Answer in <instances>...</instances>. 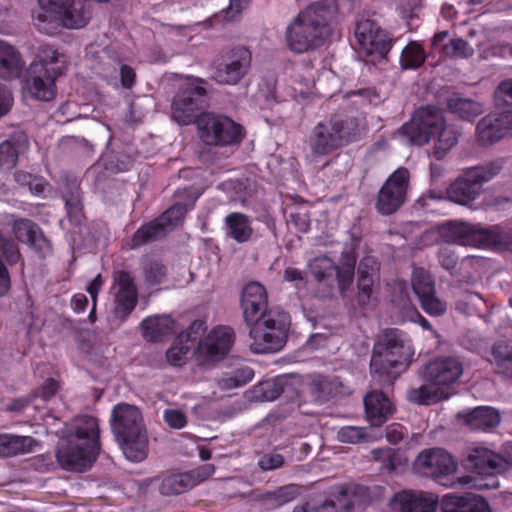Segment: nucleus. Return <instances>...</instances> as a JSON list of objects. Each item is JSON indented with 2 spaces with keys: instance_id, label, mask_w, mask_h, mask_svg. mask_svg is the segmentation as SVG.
Here are the masks:
<instances>
[{
  "instance_id": "f257e3e1",
  "label": "nucleus",
  "mask_w": 512,
  "mask_h": 512,
  "mask_svg": "<svg viewBox=\"0 0 512 512\" xmlns=\"http://www.w3.org/2000/svg\"><path fill=\"white\" fill-rule=\"evenodd\" d=\"M241 307L250 328L251 350L258 354L279 351L286 342L290 317L279 308H268L264 286L248 283L242 290Z\"/></svg>"
},
{
  "instance_id": "f03ea898",
  "label": "nucleus",
  "mask_w": 512,
  "mask_h": 512,
  "mask_svg": "<svg viewBox=\"0 0 512 512\" xmlns=\"http://www.w3.org/2000/svg\"><path fill=\"white\" fill-rule=\"evenodd\" d=\"M98 420L90 415L75 417L63 430L56 449L58 464L67 471L84 472L96 461L99 451Z\"/></svg>"
},
{
  "instance_id": "7ed1b4c3",
  "label": "nucleus",
  "mask_w": 512,
  "mask_h": 512,
  "mask_svg": "<svg viewBox=\"0 0 512 512\" xmlns=\"http://www.w3.org/2000/svg\"><path fill=\"white\" fill-rule=\"evenodd\" d=\"M337 10L334 0H321L301 11L286 29L288 47L304 53L322 46L332 32L330 24Z\"/></svg>"
},
{
  "instance_id": "20e7f679",
  "label": "nucleus",
  "mask_w": 512,
  "mask_h": 512,
  "mask_svg": "<svg viewBox=\"0 0 512 512\" xmlns=\"http://www.w3.org/2000/svg\"><path fill=\"white\" fill-rule=\"evenodd\" d=\"M414 351L407 335L398 328L384 329L376 338L370 359V373L380 382L391 383L394 373L405 370Z\"/></svg>"
},
{
  "instance_id": "39448f33",
  "label": "nucleus",
  "mask_w": 512,
  "mask_h": 512,
  "mask_svg": "<svg viewBox=\"0 0 512 512\" xmlns=\"http://www.w3.org/2000/svg\"><path fill=\"white\" fill-rule=\"evenodd\" d=\"M111 430L125 457L141 462L148 455V435L141 411L134 405H115L110 418Z\"/></svg>"
},
{
  "instance_id": "423d86ee",
  "label": "nucleus",
  "mask_w": 512,
  "mask_h": 512,
  "mask_svg": "<svg viewBox=\"0 0 512 512\" xmlns=\"http://www.w3.org/2000/svg\"><path fill=\"white\" fill-rule=\"evenodd\" d=\"M439 233L447 243L512 252V231L500 225L482 227L479 224L450 221L440 227Z\"/></svg>"
},
{
  "instance_id": "0eeeda50",
  "label": "nucleus",
  "mask_w": 512,
  "mask_h": 512,
  "mask_svg": "<svg viewBox=\"0 0 512 512\" xmlns=\"http://www.w3.org/2000/svg\"><path fill=\"white\" fill-rule=\"evenodd\" d=\"M357 132L354 118L333 115L313 127L308 145L314 156H326L352 142Z\"/></svg>"
},
{
  "instance_id": "6e6552de",
  "label": "nucleus",
  "mask_w": 512,
  "mask_h": 512,
  "mask_svg": "<svg viewBox=\"0 0 512 512\" xmlns=\"http://www.w3.org/2000/svg\"><path fill=\"white\" fill-rule=\"evenodd\" d=\"M212 86L203 78L188 76L175 94L171 105V116L180 125H189L198 118V113L209 103V88Z\"/></svg>"
},
{
  "instance_id": "1a4fd4ad",
  "label": "nucleus",
  "mask_w": 512,
  "mask_h": 512,
  "mask_svg": "<svg viewBox=\"0 0 512 512\" xmlns=\"http://www.w3.org/2000/svg\"><path fill=\"white\" fill-rule=\"evenodd\" d=\"M501 168L499 163L490 162L463 170L447 187V199L458 205L468 206L481 196L483 185L498 175Z\"/></svg>"
},
{
  "instance_id": "9d476101",
  "label": "nucleus",
  "mask_w": 512,
  "mask_h": 512,
  "mask_svg": "<svg viewBox=\"0 0 512 512\" xmlns=\"http://www.w3.org/2000/svg\"><path fill=\"white\" fill-rule=\"evenodd\" d=\"M196 124L199 137L207 146L234 145L243 138L242 126L224 115L203 112L198 116Z\"/></svg>"
},
{
  "instance_id": "9b49d317",
  "label": "nucleus",
  "mask_w": 512,
  "mask_h": 512,
  "mask_svg": "<svg viewBox=\"0 0 512 512\" xmlns=\"http://www.w3.org/2000/svg\"><path fill=\"white\" fill-rule=\"evenodd\" d=\"M252 64V52L244 45H236L225 51L213 62L212 79L219 85L235 86L248 74Z\"/></svg>"
},
{
  "instance_id": "f8f14e48",
  "label": "nucleus",
  "mask_w": 512,
  "mask_h": 512,
  "mask_svg": "<svg viewBox=\"0 0 512 512\" xmlns=\"http://www.w3.org/2000/svg\"><path fill=\"white\" fill-rule=\"evenodd\" d=\"M413 471L420 476L433 479L440 485L450 487L455 484L457 463L444 449L430 448L423 450L416 457Z\"/></svg>"
},
{
  "instance_id": "ddd939ff",
  "label": "nucleus",
  "mask_w": 512,
  "mask_h": 512,
  "mask_svg": "<svg viewBox=\"0 0 512 512\" xmlns=\"http://www.w3.org/2000/svg\"><path fill=\"white\" fill-rule=\"evenodd\" d=\"M354 35L360 55L365 61L376 64L389 53L393 39L374 20L361 19L356 23Z\"/></svg>"
},
{
  "instance_id": "4468645a",
  "label": "nucleus",
  "mask_w": 512,
  "mask_h": 512,
  "mask_svg": "<svg viewBox=\"0 0 512 512\" xmlns=\"http://www.w3.org/2000/svg\"><path fill=\"white\" fill-rule=\"evenodd\" d=\"M445 123L443 111L427 105L415 111L411 120L399 129V135L409 144L424 145Z\"/></svg>"
},
{
  "instance_id": "2eb2a0df",
  "label": "nucleus",
  "mask_w": 512,
  "mask_h": 512,
  "mask_svg": "<svg viewBox=\"0 0 512 512\" xmlns=\"http://www.w3.org/2000/svg\"><path fill=\"white\" fill-rule=\"evenodd\" d=\"M368 504L367 488L353 485L341 490L336 501L309 500L296 506L293 512H364Z\"/></svg>"
},
{
  "instance_id": "dca6fc26",
  "label": "nucleus",
  "mask_w": 512,
  "mask_h": 512,
  "mask_svg": "<svg viewBox=\"0 0 512 512\" xmlns=\"http://www.w3.org/2000/svg\"><path fill=\"white\" fill-rule=\"evenodd\" d=\"M90 18L82 1H75L70 7V12L57 11L47 8L34 15V25L41 33L55 34L60 28L79 29L84 27Z\"/></svg>"
},
{
  "instance_id": "f3484780",
  "label": "nucleus",
  "mask_w": 512,
  "mask_h": 512,
  "mask_svg": "<svg viewBox=\"0 0 512 512\" xmlns=\"http://www.w3.org/2000/svg\"><path fill=\"white\" fill-rule=\"evenodd\" d=\"M410 173L399 167L384 182L375 202V209L384 216L392 215L405 203L409 187Z\"/></svg>"
},
{
  "instance_id": "a211bd4d",
  "label": "nucleus",
  "mask_w": 512,
  "mask_h": 512,
  "mask_svg": "<svg viewBox=\"0 0 512 512\" xmlns=\"http://www.w3.org/2000/svg\"><path fill=\"white\" fill-rule=\"evenodd\" d=\"M235 340L234 330L229 326H218L201 339L195 350L199 365L211 366L221 361L231 350Z\"/></svg>"
},
{
  "instance_id": "6ab92c4d",
  "label": "nucleus",
  "mask_w": 512,
  "mask_h": 512,
  "mask_svg": "<svg viewBox=\"0 0 512 512\" xmlns=\"http://www.w3.org/2000/svg\"><path fill=\"white\" fill-rule=\"evenodd\" d=\"M187 213V206L176 203L167 209L154 221L141 226L132 237L133 249L158 240L166 235Z\"/></svg>"
},
{
  "instance_id": "aec40b11",
  "label": "nucleus",
  "mask_w": 512,
  "mask_h": 512,
  "mask_svg": "<svg viewBox=\"0 0 512 512\" xmlns=\"http://www.w3.org/2000/svg\"><path fill=\"white\" fill-rule=\"evenodd\" d=\"M463 467L473 473L482 476H494L506 470L507 459L482 445L467 447L463 458Z\"/></svg>"
},
{
  "instance_id": "412c9836",
  "label": "nucleus",
  "mask_w": 512,
  "mask_h": 512,
  "mask_svg": "<svg viewBox=\"0 0 512 512\" xmlns=\"http://www.w3.org/2000/svg\"><path fill=\"white\" fill-rule=\"evenodd\" d=\"M112 290L113 314L116 318L124 320L138 304V289L132 273L125 270L115 271Z\"/></svg>"
},
{
  "instance_id": "4be33fe9",
  "label": "nucleus",
  "mask_w": 512,
  "mask_h": 512,
  "mask_svg": "<svg viewBox=\"0 0 512 512\" xmlns=\"http://www.w3.org/2000/svg\"><path fill=\"white\" fill-rule=\"evenodd\" d=\"M419 373L424 381L442 389L458 381L463 374V363L454 356L439 357L425 364Z\"/></svg>"
},
{
  "instance_id": "5701e85b",
  "label": "nucleus",
  "mask_w": 512,
  "mask_h": 512,
  "mask_svg": "<svg viewBox=\"0 0 512 512\" xmlns=\"http://www.w3.org/2000/svg\"><path fill=\"white\" fill-rule=\"evenodd\" d=\"M411 284L414 293L421 303L422 309L432 315L440 316L446 311V305L435 295V281L432 275L418 268L413 271Z\"/></svg>"
},
{
  "instance_id": "b1692460",
  "label": "nucleus",
  "mask_w": 512,
  "mask_h": 512,
  "mask_svg": "<svg viewBox=\"0 0 512 512\" xmlns=\"http://www.w3.org/2000/svg\"><path fill=\"white\" fill-rule=\"evenodd\" d=\"M507 135H512V113H490L476 126L477 141L483 146L498 142Z\"/></svg>"
},
{
  "instance_id": "393cba45",
  "label": "nucleus",
  "mask_w": 512,
  "mask_h": 512,
  "mask_svg": "<svg viewBox=\"0 0 512 512\" xmlns=\"http://www.w3.org/2000/svg\"><path fill=\"white\" fill-rule=\"evenodd\" d=\"M308 266L318 283V293L322 298H332L340 293L337 265L329 257H315L309 262Z\"/></svg>"
},
{
  "instance_id": "a878e982",
  "label": "nucleus",
  "mask_w": 512,
  "mask_h": 512,
  "mask_svg": "<svg viewBox=\"0 0 512 512\" xmlns=\"http://www.w3.org/2000/svg\"><path fill=\"white\" fill-rule=\"evenodd\" d=\"M442 512H492L485 498L474 494H447L440 503Z\"/></svg>"
},
{
  "instance_id": "bb28decb",
  "label": "nucleus",
  "mask_w": 512,
  "mask_h": 512,
  "mask_svg": "<svg viewBox=\"0 0 512 512\" xmlns=\"http://www.w3.org/2000/svg\"><path fill=\"white\" fill-rule=\"evenodd\" d=\"M391 505L400 512H435L438 500L428 493L401 491L393 496Z\"/></svg>"
},
{
  "instance_id": "cd10ccee",
  "label": "nucleus",
  "mask_w": 512,
  "mask_h": 512,
  "mask_svg": "<svg viewBox=\"0 0 512 512\" xmlns=\"http://www.w3.org/2000/svg\"><path fill=\"white\" fill-rule=\"evenodd\" d=\"M29 147V140L22 130L12 132L8 139L0 144V169L11 171L17 164L19 155L25 153Z\"/></svg>"
},
{
  "instance_id": "c85d7f7f",
  "label": "nucleus",
  "mask_w": 512,
  "mask_h": 512,
  "mask_svg": "<svg viewBox=\"0 0 512 512\" xmlns=\"http://www.w3.org/2000/svg\"><path fill=\"white\" fill-rule=\"evenodd\" d=\"M22 261V255L16 241L0 234V296L8 293L11 279L7 266Z\"/></svg>"
},
{
  "instance_id": "c756f323",
  "label": "nucleus",
  "mask_w": 512,
  "mask_h": 512,
  "mask_svg": "<svg viewBox=\"0 0 512 512\" xmlns=\"http://www.w3.org/2000/svg\"><path fill=\"white\" fill-rule=\"evenodd\" d=\"M57 77L38 71L32 66L25 82L27 93L35 100L48 102L55 97V79Z\"/></svg>"
},
{
  "instance_id": "7c9ffc66",
  "label": "nucleus",
  "mask_w": 512,
  "mask_h": 512,
  "mask_svg": "<svg viewBox=\"0 0 512 512\" xmlns=\"http://www.w3.org/2000/svg\"><path fill=\"white\" fill-rule=\"evenodd\" d=\"M366 418L371 426H380L393 413V405L381 391H372L364 398Z\"/></svg>"
},
{
  "instance_id": "2f4dec72",
  "label": "nucleus",
  "mask_w": 512,
  "mask_h": 512,
  "mask_svg": "<svg viewBox=\"0 0 512 512\" xmlns=\"http://www.w3.org/2000/svg\"><path fill=\"white\" fill-rule=\"evenodd\" d=\"M143 337L150 342H162L178 330L170 316H151L141 322Z\"/></svg>"
},
{
  "instance_id": "473e14b6",
  "label": "nucleus",
  "mask_w": 512,
  "mask_h": 512,
  "mask_svg": "<svg viewBox=\"0 0 512 512\" xmlns=\"http://www.w3.org/2000/svg\"><path fill=\"white\" fill-rule=\"evenodd\" d=\"M24 67L25 62L20 52L13 45L0 40V79L19 78Z\"/></svg>"
},
{
  "instance_id": "72a5a7b5",
  "label": "nucleus",
  "mask_w": 512,
  "mask_h": 512,
  "mask_svg": "<svg viewBox=\"0 0 512 512\" xmlns=\"http://www.w3.org/2000/svg\"><path fill=\"white\" fill-rule=\"evenodd\" d=\"M445 103L448 111L467 121H472L485 111L483 103L472 98L464 97L459 93L449 95L445 99Z\"/></svg>"
},
{
  "instance_id": "f704fd0d",
  "label": "nucleus",
  "mask_w": 512,
  "mask_h": 512,
  "mask_svg": "<svg viewBox=\"0 0 512 512\" xmlns=\"http://www.w3.org/2000/svg\"><path fill=\"white\" fill-rule=\"evenodd\" d=\"M226 235L237 243L248 242L253 235V228L249 216L240 213H229L225 219Z\"/></svg>"
},
{
  "instance_id": "c9c22d12",
  "label": "nucleus",
  "mask_w": 512,
  "mask_h": 512,
  "mask_svg": "<svg viewBox=\"0 0 512 512\" xmlns=\"http://www.w3.org/2000/svg\"><path fill=\"white\" fill-rule=\"evenodd\" d=\"M501 417L499 412L489 406H479L465 415V423L472 430H490L499 425Z\"/></svg>"
},
{
  "instance_id": "e433bc0d",
  "label": "nucleus",
  "mask_w": 512,
  "mask_h": 512,
  "mask_svg": "<svg viewBox=\"0 0 512 512\" xmlns=\"http://www.w3.org/2000/svg\"><path fill=\"white\" fill-rule=\"evenodd\" d=\"M62 198L65 202L67 217L74 226H80L85 218L79 185L74 181L67 183Z\"/></svg>"
},
{
  "instance_id": "4c0bfd02",
  "label": "nucleus",
  "mask_w": 512,
  "mask_h": 512,
  "mask_svg": "<svg viewBox=\"0 0 512 512\" xmlns=\"http://www.w3.org/2000/svg\"><path fill=\"white\" fill-rule=\"evenodd\" d=\"M492 365L495 372L506 379H512V343L498 341L493 344Z\"/></svg>"
},
{
  "instance_id": "58836bf2",
  "label": "nucleus",
  "mask_w": 512,
  "mask_h": 512,
  "mask_svg": "<svg viewBox=\"0 0 512 512\" xmlns=\"http://www.w3.org/2000/svg\"><path fill=\"white\" fill-rule=\"evenodd\" d=\"M35 439L31 436L0 434V457L31 452Z\"/></svg>"
},
{
  "instance_id": "ea45409f",
  "label": "nucleus",
  "mask_w": 512,
  "mask_h": 512,
  "mask_svg": "<svg viewBox=\"0 0 512 512\" xmlns=\"http://www.w3.org/2000/svg\"><path fill=\"white\" fill-rule=\"evenodd\" d=\"M38 71L58 77L66 69V58L58 51L47 47L40 54V64H35Z\"/></svg>"
},
{
  "instance_id": "a19ab883",
  "label": "nucleus",
  "mask_w": 512,
  "mask_h": 512,
  "mask_svg": "<svg viewBox=\"0 0 512 512\" xmlns=\"http://www.w3.org/2000/svg\"><path fill=\"white\" fill-rule=\"evenodd\" d=\"M195 487V482L192 480L188 472L172 474L165 477L159 487L162 495H179Z\"/></svg>"
},
{
  "instance_id": "79ce46f5",
  "label": "nucleus",
  "mask_w": 512,
  "mask_h": 512,
  "mask_svg": "<svg viewBox=\"0 0 512 512\" xmlns=\"http://www.w3.org/2000/svg\"><path fill=\"white\" fill-rule=\"evenodd\" d=\"M437 140L434 144V156L441 160L458 143L460 132L451 125H443L436 133Z\"/></svg>"
},
{
  "instance_id": "37998d69",
  "label": "nucleus",
  "mask_w": 512,
  "mask_h": 512,
  "mask_svg": "<svg viewBox=\"0 0 512 512\" xmlns=\"http://www.w3.org/2000/svg\"><path fill=\"white\" fill-rule=\"evenodd\" d=\"M406 397L409 402L419 405H430L437 403L442 399L448 398V394L444 393L442 389H433L428 385H421L419 387H412L407 390Z\"/></svg>"
},
{
  "instance_id": "c03bdc74",
  "label": "nucleus",
  "mask_w": 512,
  "mask_h": 512,
  "mask_svg": "<svg viewBox=\"0 0 512 512\" xmlns=\"http://www.w3.org/2000/svg\"><path fill=\"white\" fill-rule=\"evenodd\" d=\"M426 58L427 55L423 47L419 43L411 41L402 49L400 65L403 70L418 69L424 64Z\"/></svg>"
},
{
  "instance_id": "a18cd8bd",
  "label": "nucleus",
  "mask_w": 512,
  "mask_h": 512,
  "mask_svg": "<svg viewBox=\"0 0 512 512\" xmlns=\"http://www.w3.org/2000/svg\"><path fill=\"white\" fill-rule=\"evenodd\" d=\"M141 274L147 287L161 284L166 278L167 268L158 260L145 259L141 265Z\"/></svg>"
},
{
  "instance_id": "49530a36",
  "label": "nucleus",
  "mask_w": 512,
  "mask_h": 512,
  "mask_svg": "<svg viewBox=\"0 0 512 512\" xmlns=\"http://www.w3.org/2000/svg\"><path fill=\"white\" fill-rule=\"evenodd\" d=\"M283 380L267 379L254 386L253 398L260 402L274 401L283 393Z\"/></svg>"
},
{
  "instance_id": "de8ad7c7",
  "label": "nucleus",
  "mask_w": 512,
  "mask_h": 512,
  "mask_svg": "<svg viewBox=\"0 0 512 512\" xmlns=\"http://www.w3.org/2000/svg\"><path fill=\"white\" fill-rule=\"evenodd\" d=\"M356 266V257L351 252L342 254L341 265H337V272L340 281V294L344 293L350 288L354 280Z\"/></svg>"
},
{
  "instance_id": "09e8293b",
  "label": "nucleus",
  "mask_w": 512,
  "mask_h": 512,
  "mask_svg": "<svg viewBox=\"0 0 512 512\" xmlns=\"http://www.w3.org/2000/svg\"><path fill=\"white\" fill-rule=\"evenodd\" d=\"M368 261L369 259H364L360 262L358 267L359 278L357 283V301L361 306H365L369 303L372 294V286L374 283L372 275L366 271Z\"/></svg>"
},
{
  "instance_id": "8fccbe9b",
  "label": "nucleus",
  "mask_w": 512,
  "mask_h": 512,
  "mask_svg": "<svg viewBox=\"0 0 512 512\" xmlns=\"http://www.w3.org/2000/svg\"><path fill=\"white\" fill-rule=\"evenodd\" d=\"M299 495V490L295 485H286L279 487L273 491L265 493L263 499L271 507H280L288 502H291Z\"/></svg>"
},
{
  "instance_id": "3c124183",
  "label": "nucleus",
  "mask_w": 512,
  "mask_h": 512,
  "mask_svg": "<svg viewBox=\"0 0 512 512\" xmlns=\"http://www.w3.org/2000/svg\"><path fill=\"white\" fill-rule=\"evenodd\" d=\"M40 229L35 222L26 218L15 219L12 224L16 239L26 245L33 241Z\"/></svg>"
},
{
  "instance_id": "603ef678",
  "label": "nucleus",
  "mask_w": 512,
  "mask_h": 512,
  "mask_svg": "<svg viewBox=\"0 0 512 512\" xmlns=\"http://www.w3.org/2000/svg\"><path fill=\"white\" fill-rule=\"evenodd\" d=\"M494 103L502 113H512V79L499 83L494 91Z\"/></svg>"
},
{
  "instance_id": "864d4df0",
  "label": "nucleus",
  "mask_w": 512,
  "mask_h": 512,
  "mask_svg": "<svg viewBox=\"0 0 512 512\" xmlns=\"http://www.w3.org/2000/svg\"><path fill=\"white\" fill-rule=\"evenodd\" d=\"M337 439L342 443L359 444L370 441L372 436L368 432L367 428L344 426L338 430Z\"/></svg>"
},
{
  "instance_id": "5fc2aeb1",
  "label": "nucleus",
  "mask_w": 512,
  "mask_h": 512,
  "mask_svg": "<svg viewBox=\"0 0 512 512\" xmlns=\"http://www.w3.org/2000/svg\"><path fill=\"white\" fill-rule=\"evenodd\" d=\"M441 53L446 57L468 58L473 55L474 50L466 40L456 38L442 45Z\"/></svg>"
},
{
  "instance_id": "6e6d98bb",
  "label": "nucleus",
  "mask_w": 512,
  "mask_h": 512,
  "mask_svg": "<svg viewBox=\"0 0 512 512\" xmlns=\"http://www.w3.org/2000/svg\"><path fill=\"white\" fill-rule=\"evenodd\" d=\"M287 224L295 228L297 232L306 233L310 229V214L307 209L299 208L291 211L287 218Z\"/></svg>"
},
{
  "instance_id": "4d7b16f0",
  "label": "nucleus",
  "mask_w": 512,
  "mask_h": 512,
  "mask_svg": "<svg viewBox=\"0 0 512 512\" xmlns=\"http://www.w3.org/2000/svg\"><path fill=\"white\" fill-rule=\"evenodd\" d=\"M438 262L442 268L447 270L451 275H456L458 256L450 247H442L437 253Z\"/></svg>"
},
{
  "instance_id": "13d9d810",
  "label": "nucleus",
  "mask_w": 512,
  "mask_h": 512,
  "mask_svg": "<svg viewBox=\"0 0 512 512\" xmlns=\"http://www.w3.org/2000/svg\"><path fill=\"white\" fill-rule=\"evenodd\" d=\"M206 330V323L203 320H195L190 326L179 334V342H194L196 341Z\"/></svg>"
},
{
  "instance_id": "bf43d9fd",
  "label": "nucleus",
  "mask_w": 512,
  "mask_h": 512,
  "mask_svg": "<svg viewBox=\"0 0 512 512\" xmlns=\"http://www.w3.org/2000/svg\"><path fill=\"white\" fill-rule=\"evenodd\" d=\"M40 257L45 258L52 253L51 241L43 234L40 229L32 242L28 244Z\"/></svg>"
},
{
  "instance_id": "052dcab7",
  "label": "nucleus",
  "mask_w": 512,
  "mask_h": 512,
  "mask_svg": "<svg viewBox=\"0 0 512 512\" xmlns=\"http://www.w3.org/2000/svg\"><path fill=\"white\" fill-rule=\"evenodd\" d=\"M164 420L172 429H182L187 424L186 415L176 409H168L164 412Z\"/></svg>"
},
{
  "instance_id": "680f3d73",
  "label": "nucleus",
  "mask_w": 512,
  "mask_h": 512,
  "mask_svg": "<svg viewBox=\"0 0 512 512\" xmlns=\"http://www.w3.org/2000/svg\"><path fill=\"white\" fill-rule=\"evenodd\" d=\"M189 350L190 347L184 342L180 343L179 346L171 347L166 353L168 362L175 366L180 365Z\"/></svg>"
},
{
  "instance_id": "e2e57ef3",
  "label": "nucleus",
  "mask_w": 512,
  "mask_h": 512,
  "mask_svg": "<svg viewBox=\"0 0 512 512\" xmlns=\"http://www.w3.org/2000/svg\"><path fill=\"white\" fill-rule=\"evenodd\" d=\"M284 464V457L278 453H271L264 455L259 460V466L262 470H274Z\"/></svg>"
},
{
  "instance_id": "0e129e2a",
  "label": "nucleus",
  "mask_w": 512,
  "mask_h": 512,
  "mask_svg": "<svg viewBox=\"0 0 512 512\" xmlns=\"http://www.w3.org/2000/svg\"><path fill=\"white\" fill-rule=\"evenodd\" d=\"M215 472V467L212 464H205L196 469L188 471V474L191 475L192 480L195 482V486L200 482L208 479Z\"/></svg>"
},
{
  "instance_id": "69168bd1",
  "label": "nucleus",
  "mask_w": 512,
  "mask_h": 512,
  "mask_svg": "<svg viewBox=\"0 0 512 512\" xmlns=\"http://www.w3.org/2000/svg\"><path fill=\"white\" fill-rule=\"evenodd\" d=\"M406 433V428L399 424V423H393L386 427V439L391 444H397L399 443Z\"/></svg>"
},
{
  "instance_id": "338daca9",
  "label": "nucleus",
  "mask_w": 512,
  "mask_h": 512,
  "mask_svg": "<svg viewBox=\"0 0 512 512\" xmlns=\"http://www.w3.org/2000/svg\"><path fill=\"white\" fill-rule=\"evenodd\" d=\"M58 390H59V383L53 378H48L42 384L40 391H39V396L43 400L48 401L56 395Z\"/></svg>"
},
{
  "instance_id": "774afa93",
  "label": "nucleus",
  "mask_w": 512,
  "mask_h": 512,
  "mask_svg": "<svg viewBox=\"0 0 512 512\" xmlns=\"http://www.w3.org/2000/svg\"><path fill=\"white\" fill-rule=\"evenodd\" d=\"M13 104V96L11 91L4 85L0 84V118L6 115Z\"/></svg>"
}]
</instances>
